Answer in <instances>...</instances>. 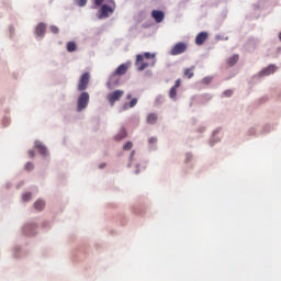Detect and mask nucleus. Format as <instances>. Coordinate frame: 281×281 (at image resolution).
Listing matches in <instances>:
<instances>
[{
	"label": "nucleus",
	"mask_w": 281,
	"mask_h": 281,
	"mask_svg": "<svg viewBox=\"0 0 281 281\" xmlns=\"http://www.w3.org/2000/svg\"><path fill=\"white\" fill-rule=\"evenodd\" d=\"M156 58V54L153 53H144L136 55V59L134 60V66H136V71H143L147 69V67L153 66V59Z\"/></svg>",
	"instance_id": "nucleus-1"
},
{
	"label": "nucleus",
	"mask_w": 281,
	"mask_h": 281,
	"mask_svg": "<svg viewBox=\"0 0 281 281\" xmlns=\"http://www.w3.org/2000/svg\"><path fill=\"white\" fill-rule=\"evenodd\" d=\"M94 5L101 7V14L98 19H106L110 14L114 13L115 4L114 0H109V4H103V0H94Z\"/></svg>",
	"instance_id": "nucleus-2"
},
{
	"label": "nucleus",
	"mask_w": 281,
	"mask_h": 281,
	"mask_svg": "<svg viewBox=\"0 0 281 281\" xmlns=\"http://www.w3.org/2000/svg\"><path fill=\"white\" fill-rule=\"evenodd\" d=\"M89 104V93L88 92H81V94L78 95L77 101V111H83V109H87V105Z\"/></svg>",
	"instance_id": "nucleus-3"
},
{
	"label": "nucleus",
	"mask_w": 281,
	"mask_h": 281,
	"mask_svg": "<svg viewBox=\"0 0 281 281\" xmlns=\"http://www.w3.org/2000/svg\"><path fill=\"white\" fill-rule=\"evenodd\" d=\"M187 52V43L179 42L176 43L173 48H170V56H178Z\"/></svg>",
	"instance_id": "nucleus-4"
},
{
	"label": "nucleus",
	"mask_w": 281,
	"mask_h": 281,
	"mask_svg": "<svg viewBox=\"0 0 281 281\" xmlns=\"http://www.w3.org/2000/svg\"><path fill=\"white\" fill-rule=\"evenodd\" d=\"M89 85V72H83L81 78H78V91L87 90V86Z\"/></svg>",
	"instance_id": "nucleus-5"
},
{
	"label": "nucleus",
	"mask_w": 281,
	"mask_h": 281,
	"mask_svg": "<svg viewBox=\"0 0 281 281\" xmlns=\"http://www.w3.org/2000/svg\"><path fill=\"white\" fill-rule=\"evenodd\" d=\"M123 97V90H114V92L109 93L106 95V100L109 101L110 105H114V102L120 101V98Z\"/></svg>",
	"instance_id": "nucleus-6"
},
{
	"label": "nucleus",
	"mask_w": 281,
	"mask_h": 281,
	"mask_svg": "<svg viewBox=\"0 0 281 281\" xmlns=\"http://www.w3.org/2000/svg\"><path fill=\"white\" fill-rule=\"evenodd\" d=\"M277 68L276 65H269L268 67H265L262 70L259 71V77H268L270 75H273L276 72Z\"/></svg>",
	"instance_id": "nucleus-7"
},
{
	"label": "nucleus",
	"mask_w": 281,
	"mask_h": 281,
	"mask_svg": "<svg viewBox=\"0 0 281 281\" xmlns=\"http://www.w3.org/2000/svg\"><path fill=\"white\" fill-rule=\"evenodd\" d=\"M222 127H215V130H212V144L220 143V139H222Z\"/></svg>",
	"instance_id": "nucleus-8"
},
{
	"label": "nucleus",
	"mask_w": 281,
	"mask_h": 281,
	"mask_svg": "<svg viewBox=\"0 0 281 281\" xmlns=\"http://www.w3.org/2000/svg\"><path fill=\"white\" fill-rule=\"evenodd\" d=\"M150 18L154 19L156 23H161V21H165V12L158 10L150 11Z\"/></svg>",
	"instance_id": "nucleus-9"
},
{
	"label": "nucleus",
	"mask_w": 281,
	"mask_h": 281,
	"mask_svg": "<svg viewBox=\"0 0 281 281\" xmlns=\"http://www.w3.org/2000/svg\"><path fill=\"white\" fill-rule=\"evenodd\" d=\"M207 37H209V35L206 34V32L198 33V35L195 36V45H198V46L203 45V43L206 42Z\"/></svg>",
	"instance_id": "nucleus-10"
},
{
	"label": "nucleus",
	"mask_w": 281,
	"mask_h": 281,
	"mask_svg": "<svg viewBox=\"0 0 281 281\" xmlns=\"http://www.w3.org/2000/svg\"><path fill=\"white\" fill-rule=\"evenodd\" d=\"M237 61H239V55L234 54L232 56H228V58H226V66L234 67L235 65H237Z\"/></svg>",
	"instance_id": "nucleus-11"
},
{
	"label": "nucleus",
	"mask_w": 281,
	"mask_h": 281,
	"mask_svg": "<svg viewBox=\"0 0 281 281\" xmlns=\"http://www.w3.org/2000/svg\"><path fill=\"white\" fill-rule=\"evenodd\" d=\"M157 121H159V115H156V113H149L148 116L145 117V122L148 123V125H155Z\"/></svg>",
	"instance_id": "nucleus-12"
},
{
	"label": "nucleus",
	"mask_w": 281,
	"mask_h": 281,
	"mask_svg": "<svg viewBox=\"0 0 281 281\" xmlns=\"http://www.w3.org/2000/svg\"><path fill=\"white\" fill-rule=\"evenodd\" d=\"M126 71H128V64H120V66H117V69L114 70V75L123 76Z\"/></svg>",
	"instance_id": "nucleus-13"
},
{
	"label": "nucleus",
	"mask_w": 281,
	"mask_h": 281,
	"mask_svg": "<svg viewBox=\"0 0 281 281\" xmlns=\"http://www.w3.org/2000/svg\"><path fill=\"white\" fill-rule=\"evenodd\" d=\"M45 32H46L45 23H40L36 25V30H35L36 36L43 37L45 36Z\"/></svg>",
	"instance_id": "nucleus-14"
},
{
	"label": "nucleus",
	"mask_w": 281,
	"mask_h": 281,
	"mask_svg": "<svg viewBox=\"0 0 281 281\" xmlns=\"http://www.w3.org/2000/svg\"><path fill=\"white\" fill-rule=\"evenodd\" d=\"M34 148H36V150L40 151V155H42V156L47 155V148L45 147V145H42V143L35 142Z\"/></svg>",
	"instance_id": "nucleus-15"
},
{
	"label": "nucleus",
	"mask_w": 281,
	"mask_h": 281,
	"mask_svg": "<svg viewBox=\"0 0 281 281\" xmlns=\"http://www.w3.org/2000/svg\"><path fill=\"white\" fill-rule=\"evenodd\" d=\"M43 209H45V201L38 200L34 202V210L42 211Z\"/></svg>",
	"instance_id": "nucleus-16"
},
{
	"label": "nucleus",
	"mask_w": 281,
	"mask_h": 281,
	"mask_svg": "<svg viewBox=\"0 0 281 281\" xmlns=\"http://www.w3.org/2000/svg\"><path fill=\"white\" fill-rule=\"evenodd\" d=\"M125 128L120 130V133H117L116 136H114V140L120 142L125 138Z\"/></svg>",
	"instance_id": "nucleus-17"
},
{
	"label": "nucleus",
	"mask_w": 281,
	"mask_h": 281,
	"mask_svg": "<svg viewBox=\"0 0 281 281\" xmlns=\"http://www.w3.org/2000/svg\"><path fill=\"white\" fill-rule=\"evenodd\" d=\"M136 105V99H131V101L128 103H125L123 105V110H128L132 109Z\"/></svg>",
	"instance_id": "nucleus-18"
},
{
	"label": "nucleus",
	"mask_w": 281,
	"mask_h": 281,
	"mask_svg": "<svg viewBox=\"0 0 281 281\" xmlns=\"http://www.w3.org/2000/svg\"><path fill=\"white\" fill-rule=\"evenodd\" d=\"M77 49V46H75V42H67V52L72 53Z\"/></svg>",
	"instance_id": "nucleus-19"
},
{
	"label": "nucleus",
	"mask_w": 281,
	"mask_h": 281,
	"mask_svg": "<svg viewBox=\"0 0 281 281\" xmlns=\"http://www.w3.org/2000/svg\"><path fill=\"white\" fill-rule=\"evenodd\" d=\"M192 70H194V67L184 69V77L187 79H192V76H193Z\"/></svg>",
	"instance_id": "nucleus-20"
},
{
	"label": "nucleus",
	"mask_w": 281,
	"mask_h": 281,
	"mask_svg": "<svg viewBox=\"0 0 281 281\" xmlns=\"http://www.w3.org/2000/svg\"><path fill=\"white\" fill-rule=\"evenodd\" d=\"M76 5L82 8L87 5V0H76Z\"/></svg>",
	"instance_id": "nucleus-21"
},
{
	"label": "nucleus",
	"mask_w": 281,
	"mask_h": 281,
	"mask_svg": "<svg viewBox=\"0 0 281 281\" xmlns=\"http://www.w3.org/2000/svg\"><path fill=\"white\" fill-rule=\"evenodd\" d=\"M176 90H177V88H170V92H169L170 99L176 100Z\"/></svg>",
	"instance_id": "nucleus-22"
},
{
	"label": "nucleus",
	"mask_w": 281,
	"mask_h": 281,
	"mask_svg": "<svg viewBox=\"0 0 281 281\" xmlns=\"http://www.w3.org/2000/svg\"><path fill=\"white\" fill-rule=\"evenodd\" d=\"M132 148V143L131 142H125V145H123V150L128 151Z\"/></svg>",
	"instance_id": "nucleus-23"
},
{
	"label": "nucleus",
	"mask_w": 281,
	"mask_h": 281,
	"mask_svg": "<svg viewBox=\"0 0 281 281\" xmlns=\"http://www.w3.org/2000/svg\"><path fill=\"white\" fill-rule=\"evenodd\" d=\"M31 201V193L22 194V202Z\"/></svg>",
	"instance_id": "nucleus-24"
},
{
	"label": "nucleus",
	"mask_w": 281,
	"mask_h": 281,
	"mask_svg": "<svg viewBox=\"0 0 281 281\" xmlns=\"http://www.w3.org/2000/svg\"><path fill=\"white\" fill-rule=\"evenodd\" d=\"M49 31H50V34H58V26L50 25Z\"/></svg>",
	"instance_id": "nucleus-25"
},
{
	"label": "nucleus",
	"mask_w": 281,
	"mask_h": 281,
	"mask_svg": "<svg viewBox=\"0 0 281 281\" xmlns=\"http://www.w3.org/2000/svg\"><path fill=\"white\" fill-rule=\"evenodd\" d=\"M201 83L202 85H209V83H212V78H209V77H206V78H203L202 80H201Z\"/></svg>",
	"instance_id": "nucleus-26"
},
{
	"label": "nucleus",
	"mask_w": 281,
	"mask_h": 281,
	"mask_svg": "<svg viewBox=\"0 0 281 281\" xmlns=\"http://www.w3.org/2000/svg\"><path fill=\"white\" fill-rule=\"evenodd\" d=\"M233 94L232 90L223 91V97L231 98Z\"/></svg>",
	"instance_id": "nucleus-27"
},
{
	"label": "nucleus",
	"mask_w": 281,
	"mask_h": 281,
	"mask_svg": "<svg viewBox=\"0 0 281 281\" xmlns=\"http://www.w3.org/2000/svg\"><path fill=\"white\" fill-rule=\"evenodd\" d=\"M25 170H27V171L33 170V164L26 162V164H25Z\"/></svg>",
	"instance_id": "nucleus-28"
},
{
	"label": "nucleus",
	"mask_w": 281,
	"mask_h": 281,
	"mask_svg": "<svg viewBox=\"0 0 281 281\" xmlns=\"http://www.w3.org/2000/svg\"><path fill=\"white\" fill-rule=\"evenodd\" d=\"M178 87H181V80H176V83L170 89H178Z\"/></svg>",
	"instance_id": "nucleus-29"
},
{
	"label": "nucleus",
	"mask_w": 281,
	"mask_h": 281,
	"mask_svg": "<svg viewBox=\"0 0 281 281\" xmlns=\"http://www.w3.org/2000/svg\"><path fill=\"white\" fill-rule=\"evenodd\" d=\"M148 144L150 145L156 144V137L148 138Z\"/></svg>",
	"instance_id": "nucleus-30"
},
{
	"label": "nucleus",
	"mask_w": 281,
	"mask_h": 281,
	"mask_svg": "<svg viewBox=\"0 0 281 281\" xmlns=\"http://www.w3.org/2000/svg\"><path fill=\"white\" fill-rule=\"evenodd\" d=\"M215 40L216 41H225V40H227V37H221L220 35H217V36H215Z\"/></svg>",
	"instance_id": "nucleus-31"
},
{
	"label": "nucleus",
	"mask_w": 281,
	"mask_h": 281,
	"mask_svg": "<svg viewBox=\"0 0 281 281\" xmlns=\"http://www.w3.org/2000/svg\"><path fill=\"white\" fill-rule=\"evenodd\" d=\"M190 159H192V155H191V154H187V160H186V162H189Z\"/></svg>",
	"instance_id": "nucleus-32"
},
{
	"label": "nucleus",
	"mask_w": 281,
	"mask_h": 281,
	"mask_svg": "<svg viewBox=\"0 0 281 281\" xmlns=\"http://www.w3.org/2000/svg\"><path fill=\"white\" fill-rule=\"evenodd\" d=\"M29 156L33 158V150H29Z\"/></svg>",
	"instance_id": "nucleus-33"
},
{
	"label": "nucleus",
	"mask_w": 281,
	"mask_h": 281,
	"mask_svg": "<svg viewBox=\"0 0 281 281\" xmlns=\"http://www.w3.org/2000/svg\"><path fill=\"white\" fill-rule=\"evenodd\" d=\"M279 42H281V32H279Z\"/></svg>",
	"instance_id": "nucleus-34"
},
{
	"label": "nucleus",
	"mask_w": 281,
	"mask_h": 281,
	"mask_svg": "<svg viewBox=\"0 0 281 281\" xmlns=\"http://www.w3.org/2000/svg\"><path fill=\"white\" fill-rule=\"evenodd\" d=\"M125 99H131V94H128L127 97H125Z\"/></svg>",
	"instance_id": "nucleus-35"
},
{
	"label": "nucleus",
	"mask_w": 281,
	"mask_h": 281,
	"mask_svg": "<svg viewBox=\"0 0 281 281\" xmlns=\"http://www.w3.org/2000/svg\"><path fill=\"white\" fill-rule=\"evenodd\" d=\"M250 131V134H254V130H249Z\"/></svg>",
	"instance_id": "nucleus-36"
}]
</instances>
